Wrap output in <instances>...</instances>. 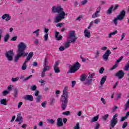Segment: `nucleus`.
<instances>
[{"label": "nucleus", "instance_id": "6e6552de", "mask_svg": "<svg viewBox=\"0 0 129 129\" xmlns=\"http://www.w3.org/2000/svg\"><path fill=\"white\" fill-rule=\"evenodd\" d=\"M6 58H7L8 61H13V57L14 56V51L9 50L7 51L5 54Z\"/></svg>", "mask_w": 129, "mask_h": 129}, {"label": "nucleus", "instance_id": "72a5a7b5", "mask_svg": "<svg viewBox=\"0 0 129 129\" xmlns=\"http://www.w3.org/2000/svg\"><path fill=\"white\" fill-rule=\"evenodd\" d=\"M48 70H50V67L48 66H45L42 71L43 72H46V71H48Z\"/></svg>", "mask_w": 129, "mask_h": 129}, {"label": "nucleus", "instance_id": "c9c22d12", "mask_svg": "<svg viewBox=\"0 0 129 129\" xmlns=\"http://www.w3.org/2000/svg\"><path fill=\"white\" fill-rule=\"evenodd\" d=\"M39 33H40V29H37V30H35V31H34L33 32V34H36V36L37 37H39Z\"/></svg>", "mask_w": 129, "mask_h": 129}, {"label": "nucleus", "instance_id": "4d7b16f0", "mask_svg": "<svg viewBox=\"0 0 129 129\" xmlns=\"http://www.w3.org/2000/svg\"><path fill=\"white\" fill-rule=\"evenodd\" d=\"M48 121L50 123H51V124H54V123L55 122V121L53 120V119H49Z\"/></svg>", "mask_w": 129, "mask_h": 129}, {"label": "nucleus", "instance_id": "2f4dec72", "mask_svg": "<svg viewBox=\"0 0 129 129\" xmlns=\"http://www.w3.org/2000/svg\"><path fill=\"white\" fill-rule=\"evenodd\" d=\"M9 39H10V34H7L4 37V42H8V41H9Z\"/></svg>", "mask_w": 129, "mask_h": 129}, {"label": "nucleus", "instance_id": "f8f14e48", "mask_svg": "<svg viewBox=\"0 0 129 129\" xmlns=\"http://www.w3.org/2000/svg\"><path fill=\"white\" fill-rule=\"evenodd\" d=\"M101 10V7H98L96 9V11L95 13L94 14H93L92 16V18L93 19H94L95 18H98L100 15H99V13H100V11Z\"/></svg>", "mask_w": 129, "mask_h": 129}, {"label": "nucleus", "instance_id": "de8ad7c7", "mask_svg": "<svg viewBox=\"0 0 129 129\" xmlns=\"http://www.w3.org/2000/svg\"><path fill=\"white\" fill-rule=\"evenodd\" d=\"M127 126V122H124L122 126V128H125Z\"/></svg>", "mask_w": 129, "mask_h": 129}, {"label": "nucleus", "instance_id": "a18cd8bd", "mask_svg": "<svg viewBox=\"0 0 129 129\" xmlns=\"http://www.w3.org/2000/svg\"><path fill=\"white\" fill-rule=\"evenodd\" d=\"M22 119H23V117L20 116V117H17L16 121H22Z\"/></svg>", "mask_w": 129, "mask_h": 129}, {"label": "nucleus", "instance_id": "13d9d810", "mask_svg": "<svg viewBox=\"0 0 129 129\" xmlns=\"http://www.w3.org/2000/svg\"><path fill=\"white\" fill-rule=\"evenodd\" d=\"M119 6L118 5H115V7L113 8V12H114V11H116V10H117V8H118Z\"/></svg>", "mask_w": 129, "mask_h": 129}, {"label": "nucleus", "instance_id": "4468645a", "mask_svg": "<svg viewBox=\"0 0 129 129\" xmlns=\"http://www.w3.org/2000/svg\"><path fill=\"white\" fill-rule=\"evenodd\" d=\"M24 99L29 101H34V97L32 95H26L24 97Z\"/></svg>", "mask_w": 129, "mask_h": 129}, {"label": "nucleus", "instance_id": "ddd939ff", "mask_svg": "<svg viewBox=\"0 0 129 129\" xmlns=\"http://www.w3.org/2000/svg\"><path fill=\"white\" fill-rule=\"evenodd\" d=\"M56 125L57 126H58V127H60V126H63L64 125V124L63 123V118H57Z\"/></svg>", "mask_w": 129, "mask_h": 129}, {"label": "nucleus", "instance_id": "f03ea898", "mask_svg": "<svg viewBox=\"0 0 129 129\" xmlns=\"http://www.w3.org/2000/svg\"><path fill=\"white\" fill-rule=\"evenodd\" d=\"M63 94L60 97V102L61 103V109L62 110H65L67 107V104H68V98L69 96L68 95V87H65L62 91Z\"/></svg>", "mask_w": 129, "mask_h": 129}, {"label": "nucleus", "instance_id": "dca6fc26", "mask_svg": "<svg viewBox=\"0 0 129 129\" xmlns=\"http://www.w3.org/2000/svg\"><path fill=\"white\" fill-rule=\"evenodd\" d=\"M11 19V17L10 16V15L8 14H5L2 16V19L5 20L6 22H9Z\"/></svg>", "mask_w": 129, "mask_h": 129}, {"label": "nucleus", "instance_id": "4c0bfd02", "mask_svg": "<svg viewBox=\"0 0 129 129\" xmlns=\"http://www.w3.org/2000/svg\"><path fill=\"white\" fill-rule=\"evenodd\" d=\"M108 116H109V115L108 114H107L104 115L102 117L103 120H104V121L106 120L107 118H108Z\"/></svg>", "mask_w": 129, "mask_h": 129}, {"label": "nucleus", "instance_id": "aec40b11", "mask_svg": "<svg viewBox=\"0 0 129 129\" xmlns=\"http://www.w3.org/2000/svg\"><path fill=\"white\" fill-rule=\"evenodd\" d=\"M58 35H59V32L56 31L55 32V39H56V40L57 41H60V40H62V36H61V35H59L58 37Z\"/></svg>", "mask_w": 129, "mask_h": 129}, {"label": "nucleus", "instance_id": "774afa93", "mask_svg": "<svg viewBox=\"0 0 129 129\" xmlns=\"http://www.w3.org/2000/svg\"><path fill=\"white\" fill-rule=\"evenodd\" d=\"M117 67V63H116L115 65H114L111 69V70H114L115 68H116Z\"/></svg>", "mask_w": 129, "mask_h": 129}, {"label": "nucleus", "instance_id": "37998d69", "mask_svg": "<svg viewBox=\"0 0 129 129\" xmlns=\"http://www.w3.org/2000/svg\"><path fill=\"white\" fill-rule=\"evenodd\" d=\"M122 59H123V57L121 56L116 60V64H117V63H119V62H120V61H121Z\"/></svg>", "mask_w": 129, "mask_h": 129}, {"label": "nucleus", "instance_id": "39448f33", "mask_svg": "<svg viewBox=\"0 0 129 129\" xmlns=\"http://www.w3.org/2000/svg\"><path fill=\"white\" fill-rule=\"evenodd\" d=\"M17 53L23 54L24 51L27 49V44L25 42H21L18 45Z\"/></svg>", "mask_w": 129, "mask_h": 129}, {"label": "nucleus", "instance_id": "b1692460", "mask_svg": "<svg viewBox=\"0 0 129 129\" xmlns=\"http://www.w3.org/2000/svg\"><path fill=\"white\" fill-rule=\"evenodd\" d=\"M98 118H99V116L98 115L95 116L91 120V122H95V121H97V120H98Z\"/></svg>", "mask_w": 129, "mask_h": 129}, {"label": "nucleus", "instance_id": "f3484780", "mask_svg": "<svg viewBox=\"0 0 129 129\" xmlns=\"http://www.w3.org/2000/svg\"><path fill=\"white\" fill-rule=\"evenodd\" d=\"M33 56H34V52L31 51L28 54L25 61H26V62H29V61L32 59Z\"/></svg>", "mask_w": 129, "mask_h": 129}, {"label": "nucleus", "instance_id": "5701e85b", "mask_svg": "<svg viewBox=\"0 0 129 129\" xmlns=\"http://www.w3.org/2000/svg\"><path fill=\"white\" fill-rule=\"evenodd\" d=\"M113 11V6H111L107 11V15H110Z\"/></svg>", "mask_w": 129, "mask_h": 129}, {"label": "nucleus", "instance_id": "423d86ee", "mask_svg": "<svg viewBox=\"0 0 129 129\" xmlns=\"http://www.w3.org/2000/svg\"><path fill=\"white\" fill-rule=\"evenodd\" d=\"M118 115L117 114H115L112 118V119L110 121V126L111 127H114L115 125L117 124L118 120H117V116Z\"/></svg>", "mask_w": 129, "mask_h": 129}, {"label": "nucleus", "instance_id": "c85d7f7f", "mask_svg": "<svg viewBox=\"0 0 129 129\" xmlns=\"http://www.w3.org/2000/svg\"><path fill=\"white\" fill-rule=\"evenodd\" d=\"M71 43V40H68L64 44L65 48H69L70 47V43Z\"/></svg>", "mask_w": 129, "mask_h": 129}, {"label": "nucleus", "instance_id": "0eeeda50", "mask_svg": "<svg viewBox=\"0 0 129 129\" xmlns=\"http://www.w3.org/2000/svg\"><path fill=\"white\" fill-rule=\"evenodd\" d=\"M69 39H71V43H75L76 40H77V37L75 36V31H72L69 33Z\"/></svg>", "mask_w": 129, "mask_h": 129}, {"label": "nucleus", "instance_id": "f704fd0d", "mask_svg": "<svg viewBox=\"0 0 129 129\" xmlns=\"http://www.w3.org/2000/svg\"><path fill=\"white\" fill-rule=\"evenodd\" d=\"M1 104H3V105H7V99H3L1 100Z\"/></svg>", "mask_w": 129, "mask_h": 129}, {"label": "nucleus", "instance_id": "2eb2a0df", "mask_svg": "<svg viewBox=\"0 0 129 129\" xmlns=\"http://www.w3.org/2000/svg\"><path fill=\"white\" fill-rule=\"evenodd\" d=\"M23 56V53L20 52H17V54L15 56L14 58V62L16 63L19 61L20 58H22V56Z\"/></svg>", "mask_w": 129, "mask_h": 129}, {"label": "nucleus", "instance_id": "bf43d9fd", "mask_svg": "<svg viewBox=\"0 0 129 129\" xmlns=\"http://www.w3.org/2000/svg\"><path fill=\"white\" fill-rule=\"evenodd\" d=\"M101 101H102L103 104H105L106 103V101L103 98H101Z\"/></svg>", "mask_w": 129, "mask_h": 129}, {"label": "nucleus", "instance_id": "412c9836", "mask_svg": "<svg viewBox=\"0 0 129 129\" xmlns=\"http://www.w3.org/2000/svg\"><path fill=\"white\" fill-rule=\"evenodd\" d=\"M106 78H107L106 76H104L102 78L100 81V85H103V84L105 83V81H106Z\"/></svg>", "mask_w": 129, "mask_h": 129}, {"label": "nucleus", "instance_id": "69168bd1", "mask_svg": "<svg viewBox=\"0 0 129 129\" xmlns=\"http://www.w3.org/2000/svg\"><path fill=\"white\" fill-rule=\"evenodd\" d=\"M23 105V102H20L18 103V108H21V107Z\"/></svg>", "mask_w": 129, "mask_h": 129}, {"label": "nucleus", "instance_id": "e433bc0d", "mask_svg": "<svg viewBox=\"0 0 129 129\" xmlns=\"http://www.w3.org/2000/svg\"><path fill=\"white\" fill-rule=\"evenodd\" d=\"M62 114L63 115H67V116H68V115H70V111H67L65 112H62Z\"/></svg>", "mask_w": 129, "mask_h": 129}, {"label": "nucleus", "instance_id": "4be33fe9", "mask_svg": "<svg viewBox=\"0 0 129 129\" xmlns=\"http://www.w3.org/2000/svg\"><path fill=\"white\" fill-rule=\"evenodd\" d=\"M87 78V76H86L85 74H84L81 76L80 80L81 81H82V82H83V81H85L86 80Z\"/></svg>", "mask_w": 129, "mask_h": 129}, {"label": "nucleus", "instance_id": "7c9ffc66", "mask_svg": "<svg viewBox=\"0 0 129 129\" xmlns=\"http://www.w3.org/2000/svg\"><path fill=\"white\" fill-rule=\"evenodd\" d=\"M125 71H128L129 70V61L126 63V65L123 68Z\"/></svg>", "mask_w": 129, "mask_h": 129}, {"label": "nucleus", "instance_id": "3c124183", "mask_svg": "<svg viewBox=\"0 0 129 129\" xmlns=\"http://www.w3.org/2000/svg\"><path fill=\"white\" fill-rule=\"evenodd\" d=\"M31 77H33V75H30L29 76L25 78L24 80V81H27L29 80V79H30V78H31Z\"/></svg>", "mask_w": 129, "mask_h": 129}, {"label": "nucleus", "instance_id": "c756f323", "mask_svg": "<svg viewBox=\"0 0 129 129\" xmlns=\"http://www.w3.org/2000/svg\"><path fill=\"white\" fill-rule=\"evenodd\" d=\"M42 98L41 95L38 96L36 98V102L37 103H39V102H41V99Z\"/></svg>", "mask_w": 129, "mask_h": 129}, {"label": "nucleus", "instance_id": "8fccbe9b", "mask_svg": "<svg viewBox=\"0 0 129 129\" xmlns=\"http://www.w3.org/2000/svg\"><path fill=\"white\" fill-rule=\"evenodd\" d=\"M99 23H100V19H97L94 20V24H98Z\"/></svg>", "mask_w": 129, "mask_h": 129}, {"label": "nucleus", "instance_id": "6e6d98bb", "mask_svg": "<svg viewBox=\"0 0 129 129\" xmlns=\"http://www.w3.org/2000/svg\"><path fill=\"white\" fill-rule=\"evenodd\" d=\"M32 66L34 67H38V62L34 61L32 63Z\"/></svg>", "mask_w": 129, "mask_h": 129}, {"label": "nucleus", "instance_id": "09e8293b", "mask_svg": "<svg viewBox=\"0 0 129 129\" xmlns=\"http://www.w3.org/2000/svg\"><path fill=\"white\" fill-rule=\"evenodd\" d=\"M18 80H19V78H13L11 79V81H12V82H16V81H18Z\"/></svg>", "mask_w": 129, "mask_h": 129}, {"label": "nucleus", "instance_id": "7ed1b4c3", "mask_svg": "<svg viewBox=\"0 0 129 129\" xmlns=\"http://www.w3.org/2000/svg\"><path fill=\"white\" fill-rule=\"evenodd\" d=\"M80 67H81V64H80L78 61L75 62L70 68L69 71L67 72L68 74H69V73H71L72 74L75 73V72H77V71L79 70Z\"/></svg>", "mask_w": 129, "mask_h": 129}, {"label": "nucleus", "instance_id": "393cba45", "mask_svg": "<svg viewBox=\"0 0 129 129\" xmlns=\"http://www.w3.org/2000/svg\"><path fill=\"white\" fill-rule=\"evenodd\" d=\"M27 62H28V61H26V60L24 61V62L23 63L22 67H21V69L22 70H26V69H27Z\"/></svg>", "mask_w": 129, "mask_h": 129}, {"label": "nucleus", "instance_id": "e2e57ef3", "mask_svg": "<svg viewBox=\"0 0 129 129\" xmlns=\"http://www.w3.org/2000/svg\"><path fill=\"white\" fill-rule=\"evenodd\" d=\"M72 87H74V86H75V85L76 84V81H73L72 82Z\"/></svg>", "mask_w": 129, "mask_h": 129}, {"label": "nucleus", "instance_id": "c03bdc74", "mask_svg": "<svg viewBox=\"0 0 129 129\" xmlns=\"http://www.w3.org/2000/svg\"><path fill=\"white\" fill-rule=\"evenodd\" d=\"M74 129H80V127L79 126V122H77L76 125L74 126Z\"/></svg>", "mask_w": 129, "mask_h": 129}, {"label": "nucleus", "instance_id": "f257e3e1", "mask_svg": "<svg viewBox=\"0 0 129 129\" xmlns=\"http://www.w3.org/2000/svg\"><path fill=\"white\" fill-rule=\"evenodd\" d=\"M51 11L54 14L56 13L57 14H59L55 18V23H59V22H61L62 20H64V19H65V16L66 14L64 12V9L62 8L61 6H54L52 7L51 8Z\"/></svg>", "mask_w": 129, "mask_h": 129}, {"label": "nucleus", "instance_id": "052dcab7", "mask_svg": "<svg viewBox=\"0 0 129 129\" xmlns=\"http://www.w3.org/2000/svg\"><path fill=\"white\" fill-rule=\"evenodd\" d=\"M99 57V51L97 50L96 52L95 58H98Z\"/></svg>", "mask_w": 129, "mask_h": 129}, {"label": "nucleus", "instance_id": "cd10ccee", "mask_svg": "<svg viewBox=\"0 0 129 129\" xmlns=\"http://www.w3.org/2000/svg\"><path fill=\"white\" fill-rule=\"evenodd\" d=\"M116 34H117V30H115L112 32L108 34V38H111V36L116 35Z\"/></svg>", "mask_w": 129, "mask_h": 129}, {"label": "nucleus", "instance_id": "0e129e2a", "mask_svg": "<svg viewBox=\"0 0 129 129\" xmlns=\"http://www.w3.org/2000/svg\"><path fill=\"white\" fill-rule=\"evenodd\" d=\"M39 93H40V92L39 91H36V92L34 93L35 96H39Z\"/></svg>", "mask_w": 129, "mask_h": 129}, {"label": "nucleus", "instance_id": "a878e982", "mask_svg": "<svg viewBox=\"0 0 129 129\" xmlns=\"http://www.w3.org/2000/svg\"><path fill=\"white\" fill-rule=\"evenodd\" d=\"M18 93H19V90H18V89L17 88L14 89L13 96H14L15 98L16 97H17V96L18 95Z\"/></svg>", "mask_w": 129, "mask_h": 129}, {"label": "nucleus", "instance_id": "864d4df0", "mask_svg": "<svg viewBox=\"0 0 129 129\" xmlns=\"http://www.w3.org/2000/svg\"><path fill=\"white\" fill-rule=\"evenodd\" d=\"M81 4L82 6H84L85 4H87V0H84L81 2Z\"/></svg>", "mask_w": 129, "mask_h": 129}, {"label": "nucleus", "instance_id": "6ab92c4d", "mask_svg": "<svg viewBox=\"0 0 129 129\" xmlns=\"http://www.w3.org/2000/svg\"><path fill=\"white\" fill-rule=\"evenodd\" d=\"M85 85H91L92 84V79H88L84 82Z\"/></svg>", "mask_w": 129, "mask_h": 129}, {"label": "nucleus", "instance_id": "49530a36", "mask_svg": "<svg viewBox=\"0 0 129 129\" xmlns=\"http://www.w3.org/2000/svg\"><path fill=\"white\" fill-rule=\"evenodd\" d=\"M9 94V91H7V90H5L3 91V96H6V95Z\"/></svg>", "mask_w": 129, "mask_h": 129}, {"label": "nucleus", "instance_id": "20e7f679", "mask_svg": "<svg viewBox=\"0 0 129 129\" xmlns=\"http://www.w3.org/2000/svg\"><path fill=\"white\" fill-rule=\"evenodd\" d=\"M125 17V11L124 10H122L119 13V14L116 17L114 18L113 22L115 26L117 25V20L118 21H122L123 19Z\"/></svg>", "mask_w": 129, "mask_h": 129}, {"label": "nucleus", "instance_id": "79ce46f5", "mask_svg": "<svg viewBox=\"0 0 129 129\" xmlns=\"http://www.w3.org/2000/svg\"><path fill=\"white\" fill-rule=\"evenodd\" d=\"M46 105H47V102L44 101L41 103V106L43 107V108H46Z\"/></svg>", "mask_w": 129, "mask_h": 129}, {"label": "nucleus", "instance_id": "473e14b6", "mask_svg": "<svg viewBox=\"0 0 129 129\" xmlns=\"http://www.w3.org/2000/svg\"><path fill=\"white\" fill-rule=\"evenodd\" d=\"M89 76L88 77V79H92L93 77L95 76V74L94 73H92L90 74V73H89Z\"/></svg>", "mask_w": 129, "mask_h": 129}, {"label": "nucleus", "instance_id": "9b49d317", "mask_svg": "<svg viewBox=\"0 0 129 129\" xmlns=\"http://www.w3.org/2000/svg\"><path fill=\"white\" fill-rule=\"evenodd\" d=\"M59 62L55 61L53 66V70L55 73H60V69H59Z\"/></svg>", "mask_w": 129, "mask_h": 129}, {"label": "nucleus", "instance_id": "ea45409f", "mask_svg": "<svg viewBox=\"0 0 129 129\" xmlns=\"http://www.w3.org/2000/svg\"><path fill=\"white\" fill-rule=\"evenodd\" d=\"M36 89H37V86H36L35 85H33L31 88V90H32V91H35V90H36Z\"/></svg>", "mask_w": 129, "mask_h": 129}, {"label": "nucleus", "instance_id": "680f3d73", "mask_svg": "<svg viewBox=\"0 0 129 129\" xmlns=\"http://www.w3.org/2000/svg\"><path fill=\"white\" fill-rule=\"evenodd\" d=\"M17 38H18L17 36H14L11 38V41H17Z\"/></svg>", "mask_w": 129, "mask_h": 129}, {"label": "nucleus", "instance_id": "1a4fd4ad", "mask_svg": "<svg viewBox=\"0 0 129 129\" xmlns=\"http://www.w3.org/2000/svg\"><path fill=\"white\" fill-rule=\"evenodd\" d=\"M115 76L118 77V79H122L124 76V72L122 70H119L118 72L115 73Z\"/></svg>", "mask_w": 129, "mask_h": 129}, {"label": "nucleus", "instance_id": "a19ab883", "mask_svg": "<svg viewBox=\"0 0 129 129\" xmlns=\"http://www.w3.org/2000/svg\"><path fill=\"white\" fill-rule=\"evenodd\" d=\"M48 36H49V34H45L44 35V41H48Z\"/></svg>", "mask_w": 129, "mask_h": 129}, {"label": "nucleus", "instance_id": "9d476101", "mask_svg": "<svg viewBox=\"0 0 129 129\" xmlns=\"http://www.w3.org/2000/svg\"><path fill=\"white\" fill-rule=\"evenodd\" d=\"M110 54H111V51H110L109 49H107L102 56L103 59L105 60V61H107Z\"/></svg>", "mask_w": 129, "mask_h": 129}, {"label": "nucleus", "instance_id": "603ef678", "mask_svg": "<svg viewBox=\"0 0 129 129\" xmlns=\"http://www.w3.org/2000/svg\"><path fill=\"white\" fill-rule=\"evenodd\" d=\"M100 126V124L98 123H96L94 129H98L99 128Z\"/></svg>", "mask_w": 129, "mask_h": 129}, {"label": "nucleus", "instance_id": "338daca9", "mask_svg": "<svg viewBox=\"0 0 129 129\" xmlns=\"http://www.w3.org/2000/svg\"><path fill=\"white\" fill-rule=\"evenodd\" d=\"M59 51H64V50H65V48H64L63 46H60L59 48H58Z\"/></svg>", "mask_w": 129, "mask_h": 129}, {"label": "nucleus", "instance_id": "a211bd4d", "mask_svg": "<svg viewBox=\"0 0 129 129\" xmlns=\"http://www.w3.org/2000/svg\"><path fill=\"white\" fill-rule=\"evenodd\" d=\"M84 33L85 37H86V38H90V36H91L90 31H89L88 29H85L84 31Z\"/></svg>", "mask_w": 129, "mask_h": 129}, {"label": "nucleus", "instance_id": "5fc2aeb1", "mask_svg": "<svg viewBox=\"0 0 129 129\" xmlns=\"http://www.w3.org/2000/svg\"><path fill=\"white\" fill-rule=\"evenodd\" d=\"M126 118H127V117L125 116L124 117H122L121 118V119L120 120V121H124V120H125V119H126Z\"/></svg>", "mask_w": 129, "mask_h": 129}, {"label": "nucleus", "instance_id": "58836bf2", "mask_svg": "<svg viewBox=\"0 0 129 129\" xmlns=\"http://www.w3.org/2000/svg\"><path fill=\"white\" fill-rule=\"evenodd\" d=\"M99 72L100 74H103V72H104V68L101 67L100 69Z\"/></svg>", "mask_w": 129, "mask_h": 129}, {"label": "nucleus", "instance_id": "bb28decb", "mask_svg": "<svg viewBox=\"0 0 129 129\" xmlns=\"http://www.w3.org/2000/svg\"><path fill=\"white\" fill-rule=\"evenodd\" d=\"M125 110H127L129 108V99L127 101L124 105Z\"/></svg>", "mask_w": 129, "mask_h": 129}]
</instances>
